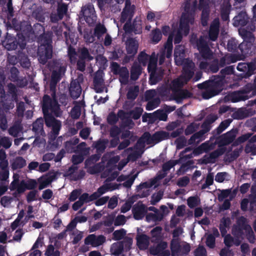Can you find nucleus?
I'll return each instance as SVG.
<instances>
[{"mask_svg":"<svg viewBox=\"0 0 256 256\" xmlns=\"http://www.w3.org/2000/svg\"><path fill=\"white\" fill-rule=\"evenodd\" d=\"M197 46L202 57L204 60H210L212 54L205 42L204 38L201 37L197 44Z\"/></svg>","mask_w":256,"mask_h":256,"instance_id":"17","label":"nucleus"},{"mask_svg":"<svg viewBox=\"0 0 256 256\" xmlns=\"http://www.w3.org/2000/svg\"><path fill=\"white\" fill-rule=\"evenodd\" d=\"M112 68L114 70V72L118 74L120 76L124 77V80H121L122 84H126L128 80V71L126 68H122L119 70L118 65L116 62H112Z\"/></svg>","mask_w":256,"mask_h":256,"instance_id":"25","label":"nucleus"},{"mask_svg":"<svg viewBox=\"0 0 256 256\" xmlns=\"http://www.w3.org/2000/svg\"><path fill=\"white\" fill-rule=\"evenodd\" d=\"M230 178L229 174L226 172H219L216 176L215 180L219 182H222L224 180H228Z\"/></svg>","mask_w":256,"mask_h":256,"instance_id":"54","label":"nucleus"},{"mask_svg":"<svg viewBox=\"0 0 256 256\" xmlns=\"http://www.w3.org/2000/svg\"><path fill=\"white\" fill-rule=\"evenodd\" d=\"M109 154H106L102 158V164H94L100 158V156L95 155L86 161V166L88 172L92 174H94L104 170L102 174V177L107 178L106 180L111 181L114 179L118 176L117 172L114 170L116 168V164L120 160L119 156H116L111 158L110 160H107L106 158H109Z\"/></svg>","mask_w":256,"mask_h":256,"instance_id":"4","label":"nucleus"},{"mask_svg":"<svg viewBox=\"0 0 256 256\" xmlns=\"http://www.w3.org/2000/svg\"><path fill=\"white\" fill-rule=\"evenodd\" d=\"M246 220L242 217L238 220V227L236 226L232 229L233 238L230 234L224 236V242L227 246L232 244L238 246L244 236H246L250 242H254V236L251 227L246 224Z\"/></svg>","mask_w":256,"mask_h":256,"instance_id":"7","label":"nucleus"},{"mask_svg":"<svg viewBox=\"0 0 256 256\" xmlns=\"http://www.w3.org/2000/svg\"><path fill=\"white\" fill-rule=\"evenodd\" d=\"M87 220L86 217L84 216H76L68 226V230H70L74 228L76 226L77 222H84Z\"/></svg>","mask_w":256,"mask_h":256,"instance_id":"45","label":"nucleus"},{"mask_svg":"<svg viewBox=\"0 0 256 256\" xmlns=\"http://www.w3.org/2000/svg\"><path fill=\"white\" fill-rule=\"evenodd\" d=\"M82 12L86 21L89 24H92L96 22V16L93 5L90 4L86 5L82 8Z\"/></svg>","mask_w":256,"mask_h":256,"instance_id":"16","label":"nucleus"},{"mask_svg":"<svg viewBox=\"0 0 256 256\" xmlns=\"http://www.w3.org/2000/svg\"><path fill=\"white\" fill-rule=\"evenodd\" d=\"M184 46L182 45L176 46L174 53L175 62L177 65H183L184 72L179 78L172 82L171 88L174 90H177L178 94L180 95L181 98H186L187 96L185 92L178 90L192 78L194 66V63L191 60L184 59Z\"/></svg>","mask_w":256,"mask_h":256,"instance_id":"3","label":"nucleus"},{"mask_svg":"<svg viewBox=\"0 0 256 256\" xmlns=\"http://www.w3.org/2000/svg\"><path fill=\"white\" fill-rule=\"evenodd\" d=\"M168 138V134L165 132H156L152 136L148 133H144L138 140L134 149L130 148L124 152L122 156H126L127 158L121 160L118 166V169L120 170H121L129 160H134L140 156L144 152L146 145L154 146L159 142Z\"/></svg>","mask_w":256,"mask_h":256,"instance_id":"2","label":"nucleus"},{"mask_svg":"<svg viewBox=\"0 0 256 256\" xmlns=\"http://www.w3.org/2000/svg\"><path fill=\"white\" fill-rule=\"evenodd\" d=\"M140 66L137 64H134L132 66L131 70V78L136 80L138 79L141 73Z\"/></svg>","mask_w":256,"mask_h":256,"instance_id":"42","label":"nucleus"},{"mask_svg":"<svg viewBox=\"0 0 256 256\" xmlns=\"http://www.w3.org/2000/svg\"><path fill=\"white\" fill-rule=\"evenodd\" d=\"M0 5L3 6L4 10L8 12V18L9 20L10 18L13 16L12 0H0Z\"/></svg>","mask_w":256,"mask_h":256,"instance_id":"31","label":"nucleus"},{"mask_svg":"<svg viewBox=\"0 0 256 256\" xmlns=\"http://www.w3.org/2000/svg\"><path fill=\"white\" fill-rule=\"evenodd\" d=\"M33 130L38 134H42L43 130V120L41 118L37 119V120L33 124Z\"/></svg>","mask_w":256,"mask_h":256,"instance_id":"41","label":"nucleus"},{"mask_svg":"<svg viewBox=\"0 0 256 256\" xmlns=\"http://www.w3.org/2000/svg\"><path fill=\"white\" fill-rule=\"evenodd\" d=\"M108 142L107 140H100L97 142L94 146V148L96 149L97 152H102L106 148Z\"/></svg>","mask_w":256,"mask_h":256,"instance_id":"52","label":"nucleus"},{"mask_svg":"<svg viewBox=\"0 0 256 256\" xmlns=\"http://www.w3.org/2000/svg\"><path fill=\"white\" fill-rule=\"evenodd\" d=\"M84 106V104L82 102L76 104L71 111L72 116L74 118H78L80 114L81 108Z\"/></svg>","mask_w":256,"mask_h":256,"instance_id":"43","label":"nucleus"},{"mask_svg":"<svg viewBox=\"0 0 256 256\" xmlns=\"http://www.w3.org/2000/svg\"><path fill=\"white\" fill-rule=\"evenodd\" d=\"M14 180L10 184V188L11 190H16L18 193L23 192L26 188V182L22 180L19 181V175L14 174L13 176Z\"/></svg>","mask_w":256,"mask_h":256,"instance_id":"18","label":"nucleus"},{"mask_svg":"<svg viewBox=\"0 0 256 256\" xmlns=\"http://www.w3.org/2000/svg\"><path fill=\"white\" fill-rule=\"evenodd\" d=\"M160 102L159 98H156L148 102L146 106V110H152L156 108Z\"/></svg>","mask_w":256,"mask_h":256,"instance_id":"60","label":"nucleus"},{"mask_svg":"<svg viewBox=\"0 0 256 256\" xmlns=\"http://www.w3.org/2000/svg\"><path fill=\"white\" fill-rule=\"evenodd\" d=\"M136 176V175L135 176H131L130 178H127L125 176H120L118 178V181H124V182L123 183V186L125 187L129 188L133 184Z\"/></svg>","mask_w":256,"mask_h":256,"instance_id":"44","label":"nucleus"},{"mask_svg":"<svg viewBox=\"0 0 256 256\" xmlns=\"http://www.w3.org/2000/svg\"><path fill=\"white\" fill-rule=\"evenodd\" d=\"M106 240L105 238L102 236H98L94 234H90L85 239V243L90 244L92 247H96L102 244Z\"/></svg>","mask_w":256,"mask_h":256,"instance_id":"21","label":"nucleus"},{"mask_svg":"<svg viewBox=\"0 0 256 256\" xmlns=\"http://www.w3.org/2000/svg\"><path fill=\"white\" fill-rule=\"evenodd\" d=\"M195 256H207L206 249L203 246H199L194 252Z\"/></svg>","mask_w":256,"mask_h":256,"instance_id":"64","label":"nucleus"},{"mask_svg":"<svg viewBox=\"0 0 256 256\" xmlns=\"http://www.w3.org/2000/svg\"><path fill=\"white\" fill-rule=\"evenodd\" d=\"M138 42L134 40H129L126 42V51L128 56H132L137 52Z\"/></svg>","mask_w":256,"mask_h":256,"instance_id":"29","label":"nucleus"},{"mask_svg":"<svg viewBox=\"0 0 256 256\" xmlns=\"http://www.w3.org/2000/svg\"><path fill=\"white\" fill-rule=\"evenodd\" d=\"M68 10L67 6L65 4H59L58 8V14H52L51 15V20L52 22H56L62 19Z\"/></svg>","mask_w":256,"mask_h":256,"instance_id":"23","label":"nucleus"},{"mask_svg":"<svg viewBox=\"0 0 256 256\" xmlns=\"http://www.w3.org/2000/svg\"><path fill=\"white\" fill-rule=\"evenodd\" d=\"M230 220L228 218H223L220 224V230L222 236H224L226 233V228L229 226Z\"/></svg>","mask_w":256,"mask_h":256,"instance_id":"48","label":"nucleus"},{"mask_svg":"<svg viewBox=\"0 0 256 256\" xmlns=\"http://www.w3.org/2000/svg\"><path fill=\"white\" fill-rule=\"evenodd\" d=\"M190 250V244L179 239L173 238L171 242L172 256H180L188 254Z\"/></svg>","mask_w":256,"mask_h":256,"instance_id":"11","label":"nucleus"},{"mask_svg":"<svg viewBox=\"0 0 256 256\" xmlns=\"http://www.w3.org/2000/svg\"><path fill=\"white\" fill-rule=\"evenodd\" d=\"M134 5H131L129 0H126L125 2V7L123 10L122 13L120 20L121 22H126L124 25V28L126 31L128 30L126 29L128 22H130L133 16L134 13Z\"/></svg>","mask_w":256,"mask_h":256,"instance_id":"14","label":"nucleus"},{"mask_svg":"<svg viewBox=\"0 0 256 256\" xmlns=\"http://www.w3.org/2000/svg\"><path fill=\"white\" fill-rule=\"evenodd\" d=\"M162 178H159V176H158L154 180L140 184L138 188V192L140 197L144 198L148 196L150 192V188L153 186H154V187H156L158 180L161 179Z\"/></svg>","mask_w":256,"mask_h":256,"instance_id":"15","label":"nucleus"},{"mask_svg":"<svg viewBox=\"0 0 256 256\" xmlns=\"http://www.w3.org/2000/svg\"><path fill=\"white\" fill-rule=\"evenodd\" d=\"M245 151L246 153L256 154V135L254 136L248 143Z\"/></svg>","mask_w":256,"mask_h":256,"instance_id":"35","label":"nucleus"},{"mask_svg":"<svg viewBox=\"0 0 256 256\" xmlns=\"http://www.w3.org/2000/svg\"><path fill=\"white\" fill-rule=\"evenodd\" d=\"M212 118V120L210 122H208H208H206L204 123L202 125V127L204 128H205L204 130H202L201 132H200L199 133H197L194 134L192 137V139L194 140H196V138H199L201 136L204 134V133L208 131L210 129V126H208V124L214 122L216 119V116H211Z\"/></svg>","mask_w":256,"mask_h":256,"instance_id":"36","label":"nucleus"},{"mask_svg":"<svg viewBox=\"0 0 256 256\" xmlns=\"http://www.w3.org/2000/svg\"><path fill=\"white\" fill-rule=\"evenodd\" d=\"M132 244V238L128 237H126L124 238V244L120 242H116L113 244L110 248L112 255L113 256H119L122 252L124 246V250H127L130 248Z\"/></svg>","mask_w":256,"mask_h":256,"instance_id":"13","label":"nucleus"},{"mask_svg":"<svg viewBox=\"0 0 256 256\" xmlns=\"http://www.w3.org/2000/svg\"><path fill=\"white\" fill-rule=\"evenodd\" d=\"M42 110L46 126L52 127V128L50 136V138L52 140L58 135L61 126L60 122L56 120L52 116L54 114L56 116H60L62 114L59 106L56 100L55 96H53L52 100L47 95L44 96Z\"/></svg>","mask_w":256,"mask_h":256,"instance_id":"5","label":"nucleus"},{"mask_svg":"<svg viewBox=\"0 0 256 256\" xmlns=\"http://www.w3.org/2000/svg\"><path fill=\"white\" fill-rule=\"evenodd\" d=\"M149 60L148 70L150 73V82L151 84H155L162 77V74H158L156 70L157 59L155 53H152L150 57L144 52H142L138 56V61L140 64L145 66L148 60Z\"/></svg>","mask_w":256,"mask_h":256,"instance_id":"8","label":"nucleus"},{"mask_svg":"<svg viewBox=\"0 0 256 256\" xmlns=\"http://www.w3.org/2000/svg\"><path fill=\"white\" fill-rule=\"evenodd\" d=\"M51 182V179L50 176H44L38 179L39 189L42 190L46 187Z\"/></svg>","mask_w":256,"mask_h":256,"instance_id":"46","label":"nucleus"},{"mask_svg":"<svg viewBox=\"0 0 256 256\" xmlns=\"http://www.w3.org/2000/svg\"><path fill=\"white\" fill-rule=\"evenodd\" d=\"M208 146L206 144H203L194 151L193 154L198 155L203 152L208 150Z\"/></svg>","mask_w":256,"mask_h":256,"instance_id":"63","label":"nucleus"},{"mask_svg":"<svg viewBox=\"0 0 256 256\" xmlns=\"http://www.w3.org/2000/svg\"><path fill=\"white\" fill-rule=\"evenodd\" d=\"M163 195L164 192L162 190H160L158 192L154 194L152 196L151 204H155L158 202L162 199Z\"/></svg>","mask_w":256,"mask_h":256,"instance_id":"58","label":"nucleus"},{"mask_svg":"<svg viewBox=\"0 0 256 256\" xmlns=\"http://www.w3.org/2000/svg\"><path fill=\"white\" fill-rule=\"evenodd\" d=\"M256 68L255 63L251 62L250 64L240 62L237 66V69L239 71L246 72L249 74H251Z\"/></svg>","mask_w":256,"mask_h":256,"instance_id":"27","label":"nucleus"},{"mask_svg":"<svg viewBox=\"0 0 256 256\" xmlns=\"http://www.w3.org/2000/svg\"><path fill=\"white\" fill-rule=\"evenodd\" d=\"M219 32V20L218 19H215L212 23L210 31L209 38L210 40L215 41L218 37Z\"/></svg>","mask_w":256,"mask_h":256,"instance_id":"24","label":"nucleus"},{"mask_svg":"<svg viewBox=\"0 0 256 256\" xmlns=\"http://www.w3.org/2000/svg\"><path fill=\"white\" fill-rule=\"evenodd\" d=\"M25 160L21 157L16 158L12 163V168L14 169H16L23 167L26 165Z\"/></svg>","mask_w":256,"mask_h":256,"instance_id":"49","label":"nucleus"},{"mask_svg":"<svg viewBox=\"0 0 256 256\" xmlns=\"http://www.w3.org/2000/svg\"><path fill=\"white\" fill-rule=\"evenodd\" d=\"M132 211L134 218L138 220L144 217L148 211V208L143 204L139 202L134 206Z\"/></svg>","mask_w":256,"mask_h":256,"instance_id":"20","label":"nucleus"},{"mask_svg":"<svg viewBox=\"0 0 256 256\" xmlns=\"http://www.w3.org/2000/svg\"><path fill=\"white\" fill-rule=\"evenodd\" d=\"M231 6L228 2H224L222 6L221 14L224 20H227L228 19V14Z\"/></svg>","mask_w":256,"mask_h":256,"instance_id":"37","label":"nucleus"},{"mask_svg":"<svg viewBox=\"0 0 256 256\" xmlns=\"http://www.w3.org/2000/svg\"><path fill=\"white\" fill-rule=\"evenodd\" d=\"M152 118L158 119L162 120H166L167 118V114L164 110H158L154 114H147L142 116L143 122H150Z\"/></svg>","mask_w":256,"mask_h":256,"instance_id":"19","label":"nucleus"},{"mask_svg":"<svg viewBox=\"0 0 256 256\" xmlns=\"http://www.w3.org/2000/svg\"><path fill=\"white\" fill-rule=\"evenodd\" d=\"M126 234V231L124 229H120L114 232V239L115 240H119L122 238Z\"/></svg>","mask_w":256,"mask_h":256,"instance_id":"61","label":"nucleus"},{"mask_svg":"<svg viewBox=\"0 0 256 256\" xmlns=\"http://www.w3.org/2000/svg\"><path fill=\"white\" fill-rule=\"evenodd\" d=\"M246 91L236 92L231 95L232 100L233 102H238L248 99V96Z\"/></svg>","mask_w":256,"mask_h":256,"instance_id":"34","label":"nucleus"},{"mask_svg":"<svg viewBox=\"0 0 256 256\" xmlns=\"http://www.w3.org/2000/svg\"><path fill=\"white\" fill-rule=\"evenodd\" d=\"M187 202L188 206L192 208L199 204L200 200L198 196H191L188 199Z\"/></svg>","mask_w":256,"mask_h":256,"instance_id":"57","label":"nucleus"},{"mask_svg":"<svg viewBox=\"0 0 256 256\" xmlns=\"http://www.w3.org/2000/svg\"><path fill=\"white\" fill-rule=\"evenodd\" d=\"M137 244L141 250L146 249L149 244V239L148 236L144 234H138L137 237Z\"/></svg>","mask_w":256,"mask_h":256,"instance_id":"28","label":"nucleus"},{"mask_svg":"<svg viewBox=\"0 0 256 256\" xmlns=\"http://www.w3.org/2000/svg\"><path fill=\"white\" fill-rule=\"evenodd\" d=\"M226 198H232V194L229 190H222L218 196V199L220 200H222Z\"/></svg>","mask_w":256,"mask_h":256,"instance_id":"62","label":"nucleus"},{"mask_svg":"<svg viewBox=\"0 0 256 256\" xmlns=\"http://www.w3.org/2000/svg\"><path fill=\"white\" fill-rule=\"evenodd\" d=\"M12 26L16 30L21 31V33L18 34V42H15V38L10 36H8L6 40L3 42L2 44L4 48L8 50H15L18 44L21 48H24L26 46V40H29L33 37L34 34L32 30L30 25L28 22H24L20 26L16 24V20H12Z\"/></svg>","mask_w":256,"mask_h":256,"instance_id":"6","label":"nucleus"},{"mask_svg":"<svg viewBox=\"0 0 256 256\" xmlns=\"http://www.w3.org/2000/svg\"><path fill=\"white\" fill-rule=\"evenodd\" d=\"M1 170L0 172V182L6 180L9 176V171L8 167H0Z\"/></svg>","mask_w":256,"mask_h":256,"instance_id":"56","label":"nucleus"},{"mask_svg":"<svg viewBox=\"0 0 256 256\" xmlns=\"http://www.w3.org/2000/svg\"><path fill=\"white\" fill-rule=\"evenodd\" d=\"M70 92L71 96L74 98H76L80 96L82 89L78 82L76 80H73L70 84Z\"/></svg>","mask_w":256,"mask_h":256,"instance_id":"26","label":"nucleus"},{"mask_svg":"<svg viewBox=\"0 0 256 256\" xmlns=\"http://www.w3.org/2000/svg\"><path fill=\"white\" fill-rule=\"evenodd\" d=\"M106 32V29L103 25L100 24L96 25L94 30V34L98 40H100L102 35Z\"/></svg>","mask_w":256,"mask_h":256,"instance_id":"50","label":"nucleus"},{"mask_svg":"<svg viewBox=\"0 0 256 256\" xmlns=\"http://www.w3.org/2000/svg\"><path fill=\"white\" fill-rule=\"evenodd\" d=\"M118 117L120 118L123 121H124L126 117L125 114L122 111H120L117 116L114 114H110L108 118V121L110 124H114L116 122Z\"/></svg>","mask_w":256,"mask_h":256,"instance_id":"38","label":"nucleus"},{"mask_svg":"<svg viewBox=\"0 0 256 256\" xmlns=\"http://www.w3.org/2000/svg\"><path fill=\"white\" fill-rule=\"evenodd\" d=\"M86 144L82 142L77 146V150L80 152V154L74 155L72 158L74 164H76L81 162L83 160V155L87 154L89 150V148H86Z\"/></svg>","mask_w":256,"mask_h":256,"instance_id":"22","label":"nucleus"},{"mask_svg":"<svg viewBox=\"0 0 256 256\" xmlns=\"http://www.w3.org/2000/svg\"><path fill=\"white\" fill-rule=\"evenodd\" d=\"M248 20V16L245 12H240L234 18L233 24L235 26H244Z\"/></svg>","mask_w":256,"mask_h":256,"instance_id":"30","label":"nucleus"},{"mask_svg":"<svg viewBox=\"0 0 256 256\" xmlns=\"http://www.w3.org/2000/svg\"><path fill=\"white\" fill-rule=\"evenodd\" d=\"M39 246H42V242L39 240L36 242L32 248V252L30 253V256H40L41 252L39 250H34L38 248Z\"/></svg>","mask_w":256,"mask_h":256,"instance_id":"53","label":"nucleus"},{"mask_svg":"<svg viewBox=\"0 0 256 256\" xmlns=\"http://www.w3.org/2000/svg\"><path fill=\"white\" fill-rule=\"evenodd\" d=\"M117 187H114L111 188L106 184H104L101 187H100L98 191L92 194L90 196V197L92 200H95L97 198H98L100 197L101 195L104 194L106 192H107L108 190H113L117 188Z\"/></svg>","mask_w":256,"mask_h":256,"instance_id":"33","label":"nucleus"},{"mask_svg":"<svg viewBox=\"0 0 256 256\" xmlns=\"http://www.w3.org/2000/svg\"><path fill=\"white\" fill-rule=\"evenodd\" d=\"M198 87L200 88L206 89L202 94L203 98L205 99H208L218 94L222 89L218 80L215 79L198 84Z\"/></svg>","mask_w":256,"mask_h":256,"instance_id":"10","label":"nucleus"},{"mask_svg":"<svg viewBox=\"0 0 256 256\" xmlns=\"http://www.w3.org/2000/svg\"><path fill=\"white\" fill-rule=\"evenodd\" d=\"M162 228L157 226L151 231L152 241L158 240L161 237Z\"/></svg>","mask_w":256,"mask_h":256,"instance_id":"51","label":"nucleus"},{"mask_svg":"<svg viewBox=\"0 0 256 256\" xmlns=\"http://www.w3.org/2000/svg\"><path fill=\"white\" fill-rule=\"evenodd\" d=\"M65 70L66 68L64 67L60 68L58 72L54 70L52 75V84H55L60 80L61 73H64Z\"/></svg>","mask_w":256,"mask_h":256,"instance_id":"47","label":"nucleus"},{"mask_svg":"<svg viewBox=\"0 0 256 256\" xmlns=\"http://www.w3.org/2000/svg\"><path fill=\"white\" fill-rule=\"evenodd\" d=\"M176 164V161L174 160H170L169 161L166 163H165L163 166V170L164 172V174H162V176L159 175V178L162 177L161 178H163L166 172L168 170L170 169L172 167H173L174 166H175Z\"/></svg>","mask_w":256,"mask_h":256,"instance_id":"59","label":"nucleus"},{"mask_svg":"<svg viewBox=\"0 0 256 256\" xmlns=\"http://www.w3.org/2000/svg\"><path fill=\"white\" fill-rule=\"evenodd\" d=\"M237 131L236 130H232L227 132L222 136L223 142L227 144L232 142L236 136Z\"/></svg>","mask_w":256,"mask_h":256,"instance_id":"40","label":"nucleus"},{"mask_svg":"<svg viewBox=\"0 0 256 256\" xmlns=\"http://www.w3.org/2000/svg\"><path fill=\"white\" fill-rule=\"evenodd\" d=\"M184 12H182L180 20L178 29L176 30L175 26H172L173 31L170 34L168 40L162 49L158 54L159 64H162L164 62L165 56L168 58L172 56V40L174 38V42L179 43L182 36H186L189 32L190 24L194 22L193 13L194 8H192L189 2H187L184 6Z\"/></svg>","mask_w":256,"mask_h":256,"instance_id":"1","label":"nucleus"},{"mask_svg":"<svg viewBox=\"0 0 256 256\" xmlns=\"http://www.w3.org/2000/svg\"><path fill=\"white\" fill-rule=\"evenodd\" d=\"M168 246V244L165 242H161L159 244L156 249L152 248L150 249V253L154 255H156L159 254L164 253L166 254H168V253L166 251L163 250L166 249Z\"/></svg>","mask_w":256,"mask_h":256,"instance_id":"39","label":"nucleus"},{"mask_svg":"<svg viewBox=\"0 0 256 256\" xmlns=\"http://www.w3.org/2000/svg\"><path fill=\"white\" fill-rule=\"evenodd\" d=\"M92 201L90 196L87 194H84L79 198V200L74 203L72 208L74 210H78L84 203H86Z\"/></svg>","mask_w":256,"mask_h":256,"instance_id":"32","label":"nucleus"},{"mask_svg":"<svg viewBox=\"0 0 256 256\" xmlns=\"http://www.w3.org/2000/svg\"><path fill=\"white\" fill-rule=\"evenodd\" d=\"M50 36L46 38L43 36L40 40V46L38 49V60L42 64H45L48 59L52 56V46Z\"/></svg>","mask_w":256,"mask_h":256,"instance_id":"9","label":"nucleus"},{"mask_svg":"<svg viewBox=\"0 0 256 256\" xmlns=\"http://www.w3.org/2000/svg\"><path fill=\"white\" fill-rule=\"evenodd\" d=\"M239 32L244 37V42L240 44L239 48L241 52L245 55L248 54L250 50L252 48L254 38L250 32L244 34L242 28L239 30Z\"/></svg>","mask_w":256,"mask_h":256,"instance_id":"12","label":"nucleus"},{"mask_svg":"<svg viewBox=\"0 0 256 256\" xmlns=\"http://www.w3.org/2000/svg\"><path fill=\"white\" fill-rule=\"evenodd\" d=\"M6 154L4 150H0V167H8V162L6 159Z\"/></svg>","mask_w":256,"mask_h":256,"instance_id":"55","label":"nucleus"}]
</instances>
